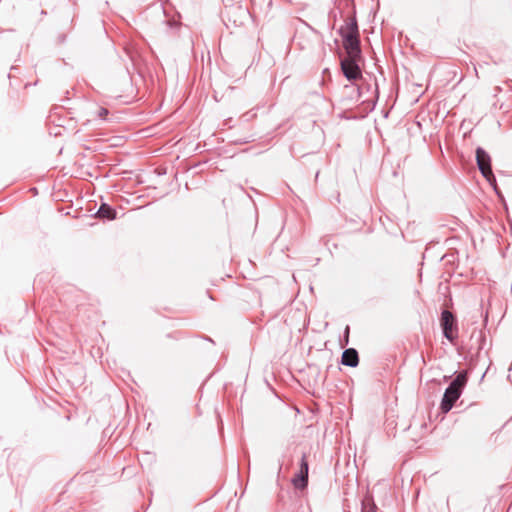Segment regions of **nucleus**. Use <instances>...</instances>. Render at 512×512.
I'll return each instance as SVG.
<instances>
[{"label":"nucleus","mask_w":512,"mask_h":512,"mask_svg":"<svg viewBox=\"0 0 512 512\" xmlns=\"http://www.w3.org/2000/svg\"><path fill=\"white\" fill-rule=\"evenodd\" d=\"M339 32L346 54L352 58L360 57V33L356 19L354 17L346 19Z\"/></svg>","instance_id":"nucleus-1"},{"label":"nucleus","mask_w":512,"mask_h":512,"mask_svg":"<svg viewBox=\"0 0 512 512\" xmlns=\"http://www.w3.org/2000/svg\"><path fill=\"white\" fill-rule=\"evenodd\" d=\"M467 377L465 373H460L451 382L448 388L445 390L443 395L440 409L443 413H447L451 410L455 402L460 398L462 390L466 385Z\"/></svg>","instance_id":"nucleus-2"},{"label":"nucleus","mask_w":512,"mask_h":512,"mask_svg":"<svg viewBox=\"0 0 512 512\" xmlns=\"http://www.w3.org/2000/svg\"><path fill=\"white\" fill-rule=\"evenodd\" d=\"M362 60V54L360 57L352 58L346 54V57L341 60V69L345 77L350 80H358L362 77V73L359 67V62Z\"/></svg>","instance_id":"nucleus-3"},{"label":"nucleus","mask_w":512,"mask_h":512,"mask_svg":"<svg viewBox=\"0 0 512 512\" xmlns=\"http://www.w3.org/2000/svg\"><path fill=\"white\" fill-rule=\"evenodd\" d=\"M440 324L443 330L444 336L451 342L455 340L457 337V323L454 315L448 311L444 310L441 314Z\"/></svg>","instance_id":"nucleus-4"},{"label":"nucleus","mask_w":512,"mask_h":512,"mask_svg":"<svg viewBox=\"0 0 512 512\" xmlns=\"http://www.w3.org/2000/svg\"><path fill=\"white\" fill-rule=\"evenodd\" d=\"M476 161H477L478 168L481 171L482 175L489 182H495V177H494L492 169H491L490 156L484 149H482L480 147L476 149Z\"/></svg>","instance_id":"nucleus-5"},{"label":"nucleus","mask_w":512,"mask_h":512,"mask_svg":"<svg viewBox=\"0 0 512 512\" xmlns=\"http://www.w3.org/2000/svg\"><path fill=\"white\" fill-rule=\"evenodd\" d=\"M308 461L305 455H303L300 464L299 475L293 479V484L296 488L303 489L306 487L308 482Z\"/></svg>","instance_id":"nucleus-6"},{"label":"nucleus","mask_w":512,"mask_h":512,"mask_svg":"<svg viewBox=\"0 0 512 512\" xmlns=\"http://www.w3.org/2000/svg\"><path fill=\"white\" fill-rule=\"evenodd\" d=\"M341 362L343 365H346V366H350V367L357 366L358 362H359L357 351L353 348L346 349L342 354Z\"/></svg>","instance_id":"nucleus-7"},{"label":"nucleus","mask_w":512,"mask_h":512,"mask_svg":"<svg viewBox=\"0 0 512 512\" xmlns=\"http://www.w3.org/2000/svg\"><path fill=\"white\" fill-rule=\"evenodd\" d=\"M97 216L102 219L113 220L116 217V212L107 204H102L97 212Z\"/></svg>","instance_id":"nucleus-8"},{"label":"nucleus","mask_w":512,"mask_h":512,"mask_svg":"<svg viewBox=\"0 0 512 512\" xmlns=\"http://www.w3.org/2000/svg\"><path fill=\"white\" fill-rule=\"evenodd\" d=\"M98 118L105 120L108 115V110L104 107H99L96 111Z\"/></svg>","instance_id":"nucleus-9"}]
</instances>
